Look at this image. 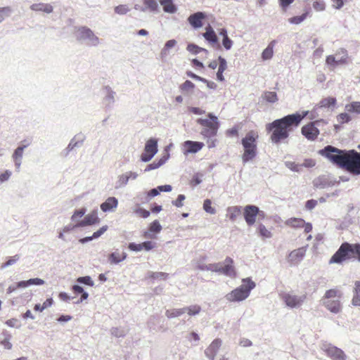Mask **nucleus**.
Instances as JSON below:
<instances>
[{"instance_id":"obj_26","label":"nucleus","mask_w":360,"mask_h":360,"mask_svg":"<svg viewBox=\"0 0 360 360\" xmlns=\"http://www.w3.org/2000/svg\"><path fill=\"white\" fill-rule=\"evenodd\" d=\"M304 221L303 219L292 217L285 221V224L291 228L299 229L304 225Z\"/></svg>"},{"instance_id":"obj_11","label":"nucleus","mask_w":360,"mask_h":360,"mask_svg":"<svg viewBox=\"0 0 360 360\" xmlns=\"http://www.w3.org/2000/svg\"><path fill=\"white\" fill-rule=\"evenodd\" d=\"M77 39H89L94 44L98 42V38L94 34V32L86 27H80L77 30Z\"/></svg>"},{"instance_id":"obj_21","label":"nucleus","mask_w":360,"mask_h":360,"mask_svg":"<svg viewBox=\"0 0 360 360\" xmlns=\"http://www.w3.org/2000/svg\"><path fill=\"white\" fill-rule=\"evenodd\" d=\"M118 201L115 197H109L101 205V209L103 212H106L110 211L113 208H116Z\"/></svg>"},{"instance_id":"obj_12","label":"nucleus","mask_w":360,"mask_h":360,"mask_svg":"<svg viewBox=\"0 0 360 360\" xmlns=\"http://www.w3.org/2000/svg\"><path fill=\"white\" fill-rule=\"evenodd\" d=\"M204 147V143L199 141H186L183 143V151L184 155L196 153Z\"/></svg>"},{"instance_id":"obj_57","label":"nucleus","mask_w":360,"mask_h":360,"mask_svg":"<svg viewBox=\"0 0 360 360\" xmlns=\"http://www.w3.org/2000/svg\"><path fill=\"white\" fill-rule=\"evenodd\" d=\"M294 0H278L279 6L283 12H286L289 6L292 4Z\"/></svg>"},{"instance_id":"obj_22","label":"nucleus","mask_w":360,"mask_h":360,"mask_svg":"<svg viewBox=\"0 0 360 360\" xmlns=\"http://www.w3.org/2000/svg\"><path fill=\"white\" fill-rule=\"evenodd\" d=\"M202 35L204 38L210 43L216 44L218 42L217 34L210 25H208L205 27V32L203 33Z\"/></svg>"},{"instance_id":"obj_50","label":"nucleus","mask_w":360,"mask_h":360,"mask_svg":"<svg viewBox=\"0 0 360 360\" xmlns=\"http://www.w3.org/2000/svg\"><path fill=\"white\" fill-rule=\"evenodd\" d=\"M72 290H73L74 292L76 294H79V293L82 294V297H81V302L87 299L89 294L86 292L84 291V289L82 287L77 285H75L72 287Z\"/></svg>"},{"instance_id":"obj_24","label":"nucleus","mask_w":360,"mask_h":360,"mask_svg":"<svg viewBox=\"0 0 360 360\" xmlns=\"http://www.w3.org/2000/svg\"><path fill=\"white\" fill-rule=\"evenodd\" d=\"M219 35L223 37L222 45L226 50L231 49L233 46V41L229 37L227 30L225 28H221L219 30Z\"/></svg>"},{"instance_id":"obj_55","label":"nucleus","mask_w":360,"mask_h":360,"mask_svg":"<svg viewBox=\"0 0 360 360\" xmlns=\"http://www.w3.org/2000/svg\"><path fill=\"white\" fill-rule=\"evenodd\" d=\"M285 166L292 171L300 172L302 165L288 161L285 162Z\"/></svg>"},{"instance_id":"obj_40","label":"nucleus","mask_w":360,"mask_h":360,"mask_svg":"<svg viewBox=\"0 0 360 360\" xmlns=\"http://www.w3.org/2000/svg\"><path fill=\"white\" fill-rule=\"evenodd\" d=\"M168 276L169 274L165 272H150L148 274V278L153 280H166L167 279Z\"/></svg>"},{"instance_id":"obj_48","label":"nucleus","mask_w":360,"mask_h":360,"mask_svg":"<svg viewBox=\"0 0 360 360\" xmlns=\"http://www.w3.org/2000/svg\"><path fill=\"white\" fill-rule=\"evenodd\" d=\"M336 103V99L333 97H328L321 101L320 104L321 107L329 108L334 105Z\"/></svg>"},{"instance_id":"obj_64","label":"nucleus","mask_w":360,"mask_h":360,"mask_svg":"<svg viewBox=\"0 0 360 360\" xmlns=\"http://www.w3.org/2000/svg\"><path fill=\"white\" fill-rule=\"evenodd\" d=\"M77 281L79 283H84L90 286H92L94 285V283L89 276L79 277L77 279Z\"/></svg>"},{"instance_id":"obj_3","label":"nucleus","mask_w":360,"mask_h":360,"mask_svg":"<svg viewBox=\"0 0 360 360\" xmlns=\"http://www.w3.org/2000/svg\"><path fill=\"white\" fill-rule=\"evenodd\" d=\"M350 259H356L360 262V243H342L330 257L329 264H342Z\"/></svg>"},{"instance_id":"obj_20","label":"nucleus","mask_w":360,"mask_h":360,"mask_svg":"<svg viewBox=\"0 0 360 360\" xmlns=\"http://www.w3.org/2000/svg\"><path fill=\"white\" fill-rule=\"evenodd\" d=\"M162 230V226L158 220L153 221L149 226L148 231H144L143 237L145 238H155V236L152 233H158Z\"/></svg>"},{"instance_id":"obj_39","label":"nucleus","mask_w":360,"mask_h":360,"mask_svg":"<svg viewBox=\"0 0 360 360\" xmlns=\"http://www.w3.org/2000/svg\"><path fill=\"white\" fill-rule=\"evenodd\" d=\"M185 313H187L190 316H194L200 313L201 307L199 305H192L187 307H184Z\"/></svg>"},{"instance_id":"obj_6","label":"nucleus","mask_w":360,"mask_h":360,"mask_svg":"<svg viewBox=\"0 0 360 360\" xmlns=\"http://www.w3.org/2000/svg\"><path fill=\"white\" fill-rule=\"evenodd\" d=\"M207 117L209 119L199 118L196 122L202 127V136L205 138H212L217 135L219 123L217 117L213 114L209 113Z\"/></svg>"},{"instance_id":"obj_14","label":"nucleus","mask_w":360,"mask_h":360,"mask_svg":"<svg viewBox=\"0 0 360 360\" xmlns=\"http://www.w3.org/2000/svg\"><path fill=\"white\" fill-rule=\"evenodd\" d=\"M100 219L98 217L97 211L94 210L91 213L85 216L83 220L78 221L74 227H84L98 224Z\"/></svg>"},{"instance_id":"obj_58","label":"nucleus","mask_w":360,"mask_h":360,"mask_svg":"<svg viewBox=\"0 0 360 360\" xmlns=\"http://www.w3.org/2000/svg\"><path fill=\"white\" fill-rule=\"evenodd\" d=\"M338 120L342 124L347 123L351 120V117L346 112L340 113L338 116Z\"/></svg>"},{"instance_id":"obj_27","label":"nucleus","mask_w":360,"mask_h":360,"mask_svg":"<svg viewBox=\"0 0 360 360\" xmlns=\"http://www.w3.org/2000/svg\"><path fill=\"white\" fill-rule=\"evenodd\" d=\"M326 308L331 312L338 313L341 309V305L339 300H328L324 303Z\"/></svg>"},{"instance_id":"obj_62","label":"nucleus","mask_w":360,"mask_h":360,"mask_svg":"<svg viewBox=\"0 0 360 360\" xmlns=\"http://www.w3.org/2000/svg\"><path fill=\"white\" fill-rule=\"evenodd\" d=\"M221 266V263L210 264L208 266H207L206 269L220 273Z\"/></svg>"},{"instance_id":"obj_37","label":"nucleus","mask_w":360,"mask_h":360,"mask_svg":"<svg viewBox=\"0 0 360 360\" xmlns=\"http://www.w3.org/2000/svg\"><path fill=\"white\" fill-rule=\"evenodd\" d=\"M108 229V226H103L100 228L97 231L94 232L92 236L86 237L81 240V242L84 243L89 240H91L93 238H96L101 236L103 233H104Z\"/></svg>"},{"instance_id":"obj_47","label":"nucleus","mask_w":360,"mask_h":360,"mask_svg":"<svg viewBox=\"0 0 360 360\" xmlns=\"http://www.w3.org/2000/svg\"><path fill=\"white\" fill-rule=\"evenodd\" d=\"M339 52L340 53H341L342 56L341 57L336 56L337 63H338V65L347 64L348 62V55L347 51L345 49H341Z\"/></svg>"},{"instance_id":"obj_16","label":"nucleus","mask_w":360,"mask_h":360,"mask_svg":"<svg viewBox=\"0 0 360 360\" xmlns=\"http://www.w3.org/2000/svg\"><path fill=\"white\" fill-rule=\"evenodd\" d=\"M220 274L231 278L236 277V271L233 266V260L232 258L227 257L225 259L224 265L221 266Z\"/></svg>"},{"instance_id":"obj_56","label":"nucleus","mask_w":360,"mask_h":360,"mask_svg":"<svg viewBox=\"0 0 360 360\" xmlns=\"http://www.w3.org/2000/svg\"><path fill=\"white\" fill-rule=\"evenodd\" d=\"M194 88L195 84L189 80H186L180 86V89L182 91L191 90L193 89Z\"/></svg>"},{"instance_id":"obj_49","label":"nucleus","mask_w":360,"mask_h":360,"mask_svg":"<svg viewBox=\"0 0 360 360\" xmlns=\"http://www.w3.org/2000/svg\"><path fill=\"white\" fill-rule=\"evenodd\" d=\"M204 210L211 214L216 213V210L212 207V201L210 199H206L203 202Z\"/></svg>"},{"instance_id":"obj_30","label":"nucleus","mask_w":360,"mask_h":360,"mask_svg":"<svg viewBox=\"0 0 360 360\" xmlns=\"http://www.w3.org/2000/svg\"><path fill=\"white\" fill-rule=\"evenodd\" d=\"M160 3L162 6L165 12L174 13L176 11V8L172 0H161Z\"/></svg>"},{"instance_id":"obj_63","label":"nucleus","mask_w":360,"mask_h":360,"mask_svg":"<svg viewBox=\"0 0 360 360\" xmlns=\"http://www.w3.org/2000/svg\"><path fill=\"white\" fill-rule=\"evenodd\" d=\"M142 249L149 251L155 247V243L152 241H145L141 243Z\"/></svg>"},{"instance_id":"obj_34","label":"nucleus","mask_w":360,"mask_h":360,"mask_svg":"<svg viewBox=\"0 0 360 360\" xmlns=\"http://www.w3.org/2000/svg\"><path fill=\"white\" fill-rule=\"evenodd\" d=\"M3 335L4 336V338L0 342V344L4 347V349H11L12 344L10 342L11 339V334H9L8 332L7 331H4Z\"/></svg>"},{"instance_id":"obj_1","label":"nucleus","mask_w":360,"mask_h":360,"mask_svg":"<svg viewBox=\"0 0 360 360\" xmlns=\"http://www.w3.org/2000/svg\"><path fill=\"white\" fill-rule=\"evenodd\" d=\"M307 113L300 115L295 113L277 119L266 125V130L271 132L270 140L273 143L278 144L285 142L290 132L297 127Z\"/></svg>"},{"instance_id":"obj_44","label":"nucleus","mask_w":360,"mask_h":360,"mask_svg":"<svg viewBox=\"0 0 360 360\" xmlns=\"http://www.w3.org/2000/svg\"><path fill=\"white\" fill-rule=\"evenodd\" d=\"M114 11L115 13L118 15H125L130 11V9L126 4H120L115 7Z\"/></svg>"},{"instance_id":"obj_36","label":"nucleus","mask_w":360,"mask_h":360,"mask_svg":"<svg viewBox=\"0 0 360 360\" xmlns=\"http://www.w3.org/2000/svg\"><path fill=\"white\" fill-rule=\"evenodd\" d=\"M257 232L262 238H269L272 236L271 232L263 224L257 226Z\"/></svg>"},{"instance_id":"obj_35","label":"nucleus","mask_w":360,"mask_h":360,"mask_svg":"<svg viewBox=\"0 0 360 360\" xmlns=\"http://www.w3.org/2000/svg\"><path fill=\"white\" fill-rule=\"evenodd\" d=\"M358 148L360 149V144L358 146ZM349 153H351L352 157H355V155H356V158H354V161H355V162H356V163H355L354 167L356 168L357 174L359 175L360 174V152L359 153V152L356 151L355 150H349Z\"/></svg>"},{"instance_id":"obj_60","label":"nucleus","mask_w":360,"mask_h":360,"mask_svg":"<svg viewBox=\"0 0 360 360\" xmlns=\"http://www.w3.org/2000/svg\"><path fill=\"white\" fill-rule=\"evenodd\" d=\"M218 60H219V68H218V70L219 72H224L226 68H227V63H226V60L222 58L221 56H219V58H218Z\"/></svg>"},{"instance_id":"obj_59","label":"nucleus","mask_w":360,"mask_h":360,"mask_svg":"<svg viewBox=\"0 0 360 360\" xmlns=\"http://www.w3.org/2000/svg\"><path fill=\"white\" fill-rule=\"evenodd\" d=\"M164 162H165V161L162 159H160L158 162H153V163L149 164L146 167L145 171H150V170H152V169H157L159 167H160L162 164H164Z\"/></svg>"},{"instance_id":"obj_43","label":"nucleus","mask_w":360,"mask_h":360,"mask_svg":"<svg viewBox=\"0 0 360 360\" xmlns=\"http://www.w3.org/2000/svg\"><path fill=\"white\" fill-rule=\"evenodd\" d=\"M308 14L309 13L307 11L301 15L292 17L288 19V22L291 24H300L305 20Z\"/></svg>"},{"instance_id":"obj_4","label":"nucleus","mask_w":360,"mask_h":360,"mask_svg":"<svg viewBox=\"0 0 360 360\" xmlns=\"http://www.w3.org/2000/svg\"><path fill=\"white\" fill-rule=\"evenodd\" d=\"M258 133L255 131H248L244 138L241 140V144L243 148V153L241 158L243 163L252 160L257 153V139Z\"/></svg>"},{"instance_id":"obj_2","label":"nucleus","mask_w":360,"mask_h":360,"mask_svg":"<svg viewBox=\"0 0 360 360\" xmlns=\"http://www.w3.org/2000/svg\"><path fill=\"white\" fill-rule=\"evenodd\" d=\"M319 153L334 165L346 169L349 173L358 175L354 167L356 157H352L349 150H340L332 146H327ZM355 156H356L355 155Z\"/></svg>"},{"instance_id":"obj_42","label":"nucleus","mask_w":360,"mask_h":360,"mask_svg":"<svg viewBox=\"0 0 360 360\" xmlns=\"http://www.w3.org/2000/svg\"><path fill=\"white\" fill-rule=\"evenodd\" d=\"M187 50L189 52H191L192 53H194V54H197V53H200L201 51L205 52V54L208 53V51H207V49L201 48V47H199L197 45L193 44H188V46H187Z\"/></svg>"},{"instance_id":"obj_41","label":"nucleus","mask_w":360,"mask_h":360,"mask_svg":"<svg viewBox=\"0 0 360 360\" xmlns=\"http://www.w3.org/2000/svg\"><path fill=\"white\" fill-rule=\"evenodd\" d=\"M24 148L25 146L23 147H18L16 148V150H15L14 153H13V158H14V160L15 162V165L19 167L20 165V159L22 156V153H23V150H24Z\"/></svg>"},{"instance_id":"obj_7","label":"nucleus","mask_w":360,"mask_h":360,"mask_svg":"<svg viewBox=\"0 0 360 360\" xmlns=\"http://www.w3.org/2000/svg\"><path fill=\"white\" fill-rule=\"evenodd\" d=\"M244 219L248 226H252L256 221L257 215L264 217V213L259 211V208L255 205H247L244 208Z\"/></svg>"},{"instance_id":"obj_9","label":"nucleus","mask_w":360,"mask_h":360,"mask_svg":"<svg viewBox=\"0 0 360 360\" xmlns=\"http://www.w3.org/2000/svg\"><path fill=\"white\" fill-rule=\"evenodd\" d=\"M158 152V142L154 139H149L145 146L144 153H142L141 159L143 162L150 161Z\"/></svg>"},{"instance_id":"obj_28","label":"nucleus","mask_w":360,"mask_h":360,"mask_svg":"<svg viewBox=\"0 0 360 360\" xmlns=\"http://www.w3.org/2000/svg\"><path fill=\"white\" fill-rule=\"evenodd\" d=\"M276 44V41H271L268 46L263 51L262 58L263 60H269L272 58L274 55V48Z\"/></svg>"},{"instance_id":"obj_33","label":"nucleus","mask_w":360,"mask_h":360,"mask_svg":"<svg viewBox=\"0 0 360 360\" xmlns=\"http://www.w3.org/2000/svg\"><path fill=\"white\" fill-rule=\"evenodd\" d=\"M185 313V310L183 308L181 309H167L165 311V315L168 319H172L181 316Z\"/></svg>"},{"instance_id":"obj_61","label":"nucleus","mask_w":360,"mask_h":360,"mask_svg":"<svg viewBox=\"0 0 360 360\" xmlns=\"http://www.w3.org/2000/svg\"><path fill=\"white\" fill-rule=\"evenodd\" d=\"M19 259H20V256L18 255H15L13 257H11L7 260V262L2 265V267H6L8 266L13 265L16 262H18L19 260Z\"/></svg>"},{"instance_id":"obj_46","label":"nucleus","mask_w":360,"mask_h":360,"mask_svg":"<svg viewBox=\"0 0 360 360\" xmlns=\"http://www.w3.org/2000/svg\"><path fill=\"white\" fill-rule=\"evenodd\" d=\"M134 212L136 214H137L139 217L144 218V219L148 218L150 214L149 211H148L142 207H140L139 206H138L134 209Z\"/></svg>"},{"instance_id":"obj_8","label":"nucleus","mask_w":360,"mask_h":360,"mask_svg":"<svg viewBox=\"0 0 360 360\" xmlns=\"http://www.w3.org/2000/svg\"><path fill=\"white\" fill-rule=\"evenodd\" d=\"M281 300L290 308L299 307L306 299V295L297 296L288 292H283L280 295Z\"/></svg>"},{"instance_id":"obj_18","label":"nucleus","mask_w":360,"mask_h":360,"mask_svg":"<svg viewBox=\"0 0 360 360\" xmlns=\"http://www.w3.org/2000/svg\"><path fill=\"white\" fill-rule=\"evenodd\" d=\"M325 352L333 360H345L346 359L344 352L335 346L329 345L325 349Z\"/></svg>"},{"instance_id":"obj_10","label":"nucleus","mask_w":360,"mask_h":360,"mask_svg":"<svg viewBox=\"0 0 360 360\" xmlns=\"http://www.w3.org/2000/svg\"><path fill=\"white\" fill-rule=\"evenodd\" d=\"M317 121L309 122L304 125L301 129L302 134L309 141H314L319 135V130L316 127Z\"/></svg>"},{"instance_id":"obj_45","label":"nucleus","mask_w":360,"mask_h":360,"mask_svg":"<svg viewBox=\"0 0 360 360\" xmlns=\"http://www.w3.org/2000/svg\"><path fill=\"white\" fill-rule=\"evenodd\" d=\"M143 4L146 8L149 9L151 11H155L158 10V4L155 0H143Z\"/></svg>"},{"instance_id":"obj_13","label":"nucleus","mask_w":360,"mask_h":360,"mask_svg":"<svg viewBox=\"0 0 360 360\" xmlns=\"http://www.w3.org/2000/svg\"><path fill=\"white\" fill-rule=\"evenodd\" d=\"M306 254V248L302 247L291 251L288 256V261L290 264H297L304 258Z\"/></svg>"},{"instance_id":"obj_32","label":"nucleus","mask_w":360,"mask_h":360,"mask_svg":"<svg viewBox=\"0 0 360 360\" xmlns=\"http://www.w3.org/2000/svg\"><path fill=\"white\" fill-rule=\"evenodd\" d=\"M345 109L348 112L360 115V102L353 101L345 105Z\"/></svg>"},{"instance_id":"obj_51","label":"nucleus","mask_w":360,"mask_h":360,"mask_svg":"<svg viewBox=\"0 0 360 360\" xmlns=\"http://www.w3.org/2000/svg\"><path fill=\"white\" fill-rule=\"evenodd\" d=\"M340 292L337 289H330L326 292L324 298L330 299L336 297H340Z\"/></svg>"},{"instance_id":"obj_15","label":"nucleus","mask_w":360,"mask_h":360,"mask_svg":"<svg viewBox=\"0 0 360 360\" xmlns=\"http://www.w3.org/2000/svg\"><path fill=\"white\" fill-rule=\"evenodd\" d=\"M44 283V281L41 278H30L27 281H22L17 283L16 286H9L7 289V293H11L14 290H16V288H26L31 285H43Z\"/></svg>"},{"instance_id":"obj_23","label":"nucleus","mask_w":360,"mask_h":360,"mask_svg":"<svg viewBox=\"0 0 360 360\" xmlns=\"http://www.w3.org/2000/svg\"><path fill=\"white\" fill-rule=\"evenodd\" d=\"M30 8L34 11H42L46 13H50L53 11L52 6L44 3L33 4L31 5Z\"/></svg>"},{"instance_id":"obj_38","label":"nucleus","mask_w":360,"mask_h":360,"mask_svg":"<svg viewBox=\"0 0 360 360\" xmlns=\"http://www.w3.org/2000/svg\"><path fill=\"white\" fill-rule=\"evenodd\" d=\"M262 98L269 103H276L278 101L277 94L274 91H265L262 95Z\"/></svg>"},{"instance_id":"obj_54","label":"nucleus","mask_w":360,"mask_h":360,"mask_svg":"<svg viewBox=\"0 0 360 360\" xmlns=\"http://www.w3.org/2000/svg\"><path fill=\"white\" fill-rule=\"evenodd\" d=\"M86 213V209L82 208L80 210H77L75 211L74 214H72L71 219L72 221H77V223L79 221H77L78 218H82L84 214Z\"/></svg>"},{"instance_id":"obj_53","label":"nucleus","mask_w":360,"mask_h":360,"mask_svg":"<svg viewBox=\"0 0 360 360\" xmlns=\"http://www.w3.org/2000/svg\"><path fill=\"white\" fill-rule=\"evenodd\" d=\"M313 8L316 11H323L326 8V4L323 0H317L313 2Z\"/></svg>"},{"instance_id":"obj_29","label":"nucleus","mask_w":360,"mask_h":360,"mask_svg":"<svg viewBox=\"0 0 360 360\" xmlns=\"http://www.w3.org/2000/svg\"><path fill=\"white\" fill-rule=\"evenodd\" d=\"M240 207L238 206L229 207L227 208V217L231 221H235L236 218L240 214Z\"/></svg>"},{"instance_id":"obj_19","label":"nucleus","mask_w":360,"mask_h":360,"mask_svg":"<svg viewBox=\"0 0 360 360\" xmlns=\"http://www.w3.org/2000/svg\"><path fill=\"white\" fill-rule=\"evenodd\" d=\"M205 18L206 15L204 13L197 12L191 15L188 18V21L193 27L196 29L202 26V20Z\"/></svg>"},{"instance_id":"obj_31","label":"nucleus","mask_w":360,"mask_h":360,"mask_svg":"<svg viewBox=\"0 0 360 360\" xmlns=\"http://www.w3.org/2000/svg\"><path fill=\"white\" fill-rule=\"evenodd\" d=\"M352 304L360 306V281H357L354 283V295L352 298Z\"/></svg>"},{"instance_id":"obj_17","label":"nucleus","mask_w":360,"mask_h":360,"mask_svg":"<svg viewBox=\"0 0 360 360\" xmlns=\"http://www.w3.org/2000/svg\"><path fill=\"white\" fill-rule=\"evenodd\" d=\"M221 346V340L219 338L214 339L205 351L206 356L210 360H214Z\"/></svg>"},{"instance_id":"obj_25","label":"nucleus","mask_w":360,"mask_h":360,"mask_svg":"<svg viewBox=\"0 0 360 360\" xmlns=\"http://www.w3.org/2000/svg\"><path fill=\"white\" fill-rule=\"evenodd\" d=\"M126 257L127 254L124 252H122L121 253L115 252L109 255L108 260L110 264H117L124 260Z\"/></svg>"},{"instance_id":"obj_52","label":"nucleus","mask_w":360,"mask_h":360,"mask_svg":"<svg viewBox=\"0 0 360 360\" xmlns=\"http://www.w3.org/2000/svg\"><path fill=\"white\" fill-rule=\"evenodd\" d=\"M340 54V52H338L335 56L330 55L326 57V63L327 65L335 68V66L338 65V63H337L336 56Z\"/></svg>"},{"instance_id":"obj_5","label":"nucleus","mask_w":360,"mask_h":360,"mask_svg":"<svg viewBox=\"0 0 360 360\" xmlns=\"http://www.w3.org/2000/svg\"><path fill=\"white\" fill-rule=\"evenodd\" d=\"M255 287V283L250 278L243 279V284L228 293L226 299L231 302L243 301L249 296Z\"/></svg>"}]
</instances>
